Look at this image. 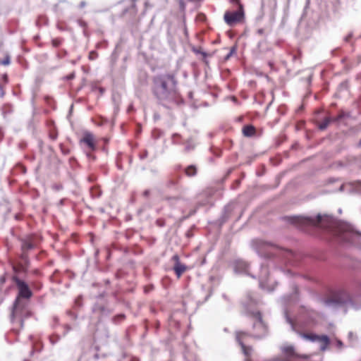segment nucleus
<instances>
[{
  "label": "nucleus",
  "mask_w": 361,
  "mask_h": 361,
  "mask_svg": "<svg viewBox=\"0 0 361 361\" xmlns=\"http://www.w3.org/2000/svg\"><path fill=\"white\" fill-rule=\"evenodd\" d=\"M152 93L158 103L171 109L183 103L177 90V81L173 74H161L153 78Z\"/></svg>",
  "instance_id": "obj_1"
},
{
  "label": "nucleus",
  "mask_w": 361,
  "mask_h": 361,
  "mask_svg": "<svg viewBox=\"0 0 361 361\" xmlns=\"http://www.w3.org/2000/svg\"><path fill=\"white\" fill-rule=\"evenodd\" d=\"M255 301L250 298L249 302L245 303V308L247 315L255 319L253 324V329L256 331L253 335L244 331H237L235 334V340L241 347L242 353L246 357L245 361H250L249 357L251 356L252 348L249 345V340L253 337L255 338L260 339L267 334L268 328L264 324L261 314L259 311L252 309V305Z\"/></svg>",
  "instance_id": "obj_2"
},
{
  "label": "nucleus",
  "mask_w": 361,
  "mask_h": 361,
  "mask_svg": "<svg viewBox=\"0 0 361 361\" xmlns=\"http://www.w3.org/2000/svg\"><path fill=\"white\" fill-rule=\"evenodd\" d=\"M12 280L16 283L18 290V295L13 303L11 316V322L13 323L16 317L24 307V305L21 302V299H30L32 296V292L29 285L25 281L19 279L17 276H13L12 277Z\"/></svg>",
  "instance_id": "obj_3"
},
{
  "label": "nucleus",
  "mask_w": 361,
  "mask_h": 361,
  "mask_svg": "<svg viewBox=\"0 0 361 361\" xmlns=\"http://www.w3.org/2000/svg\"><path fill=\"white\" fill-rule=\"evenodd\" d=\"M183 171H184L188 177L190 178L197 175V169L194 164L189 165L184 169H182L181 166H176L169 177L166 186L171 189H177L179 185L180 180L182 178Z\"/></svg>",
  "instance_id": "obj_4"
},
{
  "label": "nucleus",
  "mask_w": 361,
  "mask_h": 361,
  "mask_svg": "<svg viewBox=\"0 0 361 361\" xmlns=\"http://www.w3.org/2000/svg\"><path fill=\"white\" fill-rule=\"evenodd\" d=\"M251 248L262 259L269 261L271 254V243L261 238H255L250 242Z\"/></svg>",
  "instance_id": "obj_5"
},
{
  "label": "nucleus",
  "mask_w": 361,
  "mask_h": 361,
  "mask_svg": "<svg viewBox=\"0 0 361 361\" xmlns=\"http://www.w3.org/2000/svg\"><path fill=\"white\" fill-rule=\"evenodd\" d=\"M324 219L321 215H318L316 219H310V218H302V217H294L292 219V223L295 224L302 228L305 226H319L324 227L325 228H329L331 226L328 224H324Z\"/></svg>",
  "instance_id": "obj_6"
},
{
  "label": "nucleus",
  "mask_w": 361,
  "mask_h": 361,
  "mask_svg": "<svg viewBox=\"0 0 361 361\" xmlns=\"http://www.w3.org/2000/svg\"><path fill=\"white\" fill-rule=\"evenodd\" d=\"M269 267L268 264L262 263L259 274V286L261 289L269 292L271 286L269 283Z\"/></svg>",
  "instance_id": "obj_7"
},
{
  "label": "nucleus",
  "mask_w": 361,
  "mask_h": 361,
  "mask_svg": "<svg viewBox=\"0 0 361 361\" xmlns=\"http://www.w3.org/2000/svg\"><path fill=\"white\" fill-rule=\"evenodd\" d=\"M244 18V11L242 5L239 6V8L236 11L231 12L226 11L224 13V20L230 26L240 22Z\"/></svg>",
  "instance_id": "obj_8"
},
{
  "label": "nucleus",
  "mask_w": 361,
  "mask_h": 361,
  "mask_svg": "<svg viewBox=\"0 0 361 361\" xmlns=\"http://www.w3.org/2000/svg\"><path fill=\"white\" fill-rule=\"evenodd\" d=\"M233 270L235 274H245L255 278L249 273L250 264L243 259H235L233 262Z\"/></svg>",
  "instance_id": "obj_9"
},
{
  "label": "nucleus",
  "mask_w": 361,
  "mask_h": 361,
  "mask_svg": "<svg viewBox=\"0 0 361 361\" xmlns=\"http://www.w3.org/2000/svg\"><path fill=\"white\" fill-rule=\"evenodd\" d=\"M336 235L345 241H349V236L351 235V227L344 223H339L336 225Z\"/></svg>",
  "instance_id": "obj_10"
},
{
  "label": "nucleus",
  "mask_w": 361,
  "mask_h": 361,
  "mask_svg": "<svg viewBox=\"0 0 361 361\" xmlns=\"http://www.w3.org/2000/svg\"><path fill=\"white\" fill-rule=\"evenodd\" d=\"M302 336L306 339L319 341L322 345V350H325L330 343L329 337L326 335L317 336L315 334H302Z\"/></svg>",
  "instance_id": "obj_11"
},
{
  "label": "nucleus",
  "mask_w": 361,
  "mask_h": 361,
  "mask_svg": "<svg viewBox=\"0 0 361 361\" xmlns=\"http://www.w3.org/2000/svg\"><path fill=\"white\" fill-rule=\"evenodd\" d=\"M39 240L34 236H28L21 240V249L23 252H26L37 246Z\"/></svg>",
  "instance_id": "obj_12"
},
{
  "label": "nucleus",
  "mask_w": 361,
  "mask_h": 361,
  "mask_svg": "<svg viewBox=\"0 0 361 361\" xmlns=\"http://www.w3.org/2000/svg\"><path fill=\"white\" fill-rule=\"evenodd\" d=\"M172 260L174 262L173 269L178 278H180L181 275L185 271L187 267L184 264L180 263V258L178 255H173Z\"/></svg>",
  "instance_id": "obj_13"
},
{
  "label": "nucleus",
  "mask_w": 361,
  "mask_h": 361,
  "mask_svg": "<svg viewBox=\"0 0 361 361\" xmlns=\"http://www.w3.org/2000/svg\"><path fill=\"white\" fill-rule=\"evenodd\" d=\"M20 259L22 261L21 263L19 264L18 266L13 267V270L16 273L25 271L26 269V267L28 266L29 264L27 253L23 252L22 255H20Z\"/></svg>",
  "instance_id": "obj_14"
},
{
  "label": "nucleus",
  "mask_w": 361,
  "mask_h": 361,
  "mask_svg": "<svg viewBox=\"0 0 361 361\" xmlns=\"http://www.w3.org/2000/svg\"><path fill=\"white\" fill-rule=\"evenodd\" d=\"M235 204L234 202H231L226 205L224 209V212L221 219H219L220 224H224L230 216L231 212L235 209Z\"/></svg>",
  "instance_id": "obj_15"
},
{
  "label": "nucleus",
  "mask_w": 361,
  "mask_h": 361,
  "mask_svg": "<svg viewBox=\"0 0 361 361\" xmlns=\"http://www.w3.org/2000/svg\"><path fill=\"white\" fill-rule=\"evenodd\" d=\"M81 142H84L90 150H95L96 147L94 142V137L92 134L90 133H85L83 137L81 139Z\"/></svg>",
  "instance_id": "obj_16"
},
{
  "label": "nucleus",
  "mask_w": 361,
  "mask_h": 361,
  "mask_svg": "<svg viewBox=\"0 0 361 361\" xmlns=\"http://www.w3.org/2000/svg\"><path fill=\"white\" fill-rule=\"evenodd\" d=\"M256 133L255 128L252 125H247L243 128V134L245 137H251Z\"/></svg>",
  "instance_id": "obj_17"
},
{
  "label": "nucleus",
  "mask_w": 361,
  "mask_h": 361,
  "mask_svg": "<svg viewBox=\"0 0 361 361\" xmlns=\"http://www.w3.org/2000/svg\"><path fill=\"white\" fill-rule=\"evenodd\" d=\"M185 152H190L195 149L196 143L192 137H190L185 141Z\"/></svg>",
  "instance_id": "obj_18"
},
{
  "label": "nucleus",
  "mask_w": 361,
  "mask_h": 361,
  "mask_svg": "<svg viewBox=\"0 0 361 361\" xmlns=\"http://www.w3.org/2000/svg\"><path fill=\"white\" fill-rule=\"evenodd\" d=\"M29 339L32 342V350L31 351V354H33L34 352H35V351L39 352L42 348V345L40 343H35V342L33 341L32 336H30Z\"/></svg>",
  "instance_id": "obj_19"
},
{
  "label": "nucleus",
  "mask_w": 361,
  "mask_h": 361,
  "mask_svg": "<svg viewBox=\"0 0 361 361\" xmlns=\"http://www.w3.org/2000/svg\"><path fill=\"white\" fill-rule=\"evenodd\" d=\"M2 111L4 116H6L13 112V107L11 104H7L3 106Z\"/></svg>",
  "instance_id": "obj_20"
},
{
  "label": "nucleus",
  "mask_w": 361,
  "mask_h": 361,
  "mask_svg": "<svg viewBox=\"0 0 361 361\" xmlns=\"http://www.w3.org/2000/svg\"><path fill=\"white\" fill-rule=\"evenodd\" d=\"M284 353L289 355V356H293L297 357L298 355L294 352V348L292 346H288L286 347L283 350Z\"/></svg>",
  "instance_id": "obj_21"
},
{
  "label": "nucleus",
  "mask_w": 361,
  "mask_h": 361,
  "mask_svg": "<svg viewBox=\"0 0 361 361\" xmlns=\"http://www.w3.org/2000/svg\"><path fill=\"white\" fill-rule=\"evenodd\" d=\"M258 48L261 52L266 51L269 49L267 42L265 41H260L258 42Z\"/></svg>",
  "instance_id": "obj_22"
},
{
  "label": "nucleus",
  "mask_w": 361,
  "mask_h": 361,
  "mask_svg": "<svg viewBox=\"0 0 361 361\" xmlns=\"http://www.w3.org/2000/svg\"><path fill=\"white\" fill-rule=\"evenodd\" d=\"M180 135L178 133H174L172 135V143L174 145H180L181 142H180L179 139L180 138Z\"/></svg>",
  "instance_id": "obj_23"
},
{
  "label": "nucleus",
  "mask_w": 361,
  "mask_h": 361,
  "mask_svg": "<svg viewBox=\"0 0 361 361\" xmlns=\"http://www.w3.org/2000/svg\"><path fill=\"white\" fill-rule=\"evenodd\" d=\"M162 135V131L159 129H154L152 132V137L154 140L159 139Z\"/></svg>",
  "instance_id": "obj_24"
},
{
  "label": "nucleus",
  "mask_w": 361,
  "mask_h": 361,
  "mask_svg": "<svg viewBox=\"0 0 361 361\" xmlns=\"http://www.w3.org/2000/svg\"><path fill=\"white\" fill-rule=\"evenodd\" d=\"M125 319V314H120L116 316H114L112 318V321L114 324H118L121 321H123Z\"/></svg>",
  "instance_id": "obj_25"
},
{
  "label": "nucleus",
  "mask_w": 361,
  "mask_h": 361,
  "mask_svg": "<svg viewBox=\"0 0 361 361\" xmlns=\"http://www.w3.org/2000/svg\"><path fill=\"white\" fill-rule=\"evenodd\" d=\"M332 121L330 118H326L320 125L319 128L321 130H324L329 124V123Z\"/></svg>",
  "instance_id": "obj_26"
},
{
  "label": "nucleus",
  "mask_w": 361,
  "mask_h": 361,
  "mask_svg": "<svg viewBox=\"0 0 361 361\" xmlns=\"http://www.w3.org/2000/svg\"><path fill=\"white\" fill-rule=\"evenodd\" d=\"M344 116H345V114L343 112H340L336 116H335L334 118H331V119L332 121L337 122V121H339L340 120H341L344 117Z\"/></svg>",
  "instance_id": "obj_27"
},
{
  "label": "nucleus",
  "mask_w": 361,
  "mask_h": 361,
  "mask_svg": "<svg viewBox=\"0 0 361 361\" xmlns=\"http://www.w3.org/2000/svg\"><path fill=\"white\" fill-rule=\"evenodd\" d=\"M91 192L93 197H99L101 195V192L97 189H92Z\"/></svg>",
  "instance_id": "obj_28"
},
{
  "label": "nucleus",
  "mask_w": 361,
  "mask_h": 361,
  "mask_svg": "<svg viewBox=\"0 0 361 361\" xmlns=\"http://www.w3.org/2000/svg\"><path fill=\"white\" fill-rule=\"evenodd\" d=\"M97 58V53L94 51H92L90 52V54H89V59L90 60H94Z\"/></svg>",
  "instance_id": "obj_29"
},
{
  "label": "nucleus",
  "mask_w": 361,
  "mask_h": 361,
  "mask_svg": "<svg viewBox=\"0 0 361 361\" xmlns=\"http://www.w3.org/2000/svg\"><path fill=\"white\" fill-rule=\"evenodd\" d=\"M74 78H75V73L73 72V73L67 75L66 76H65L64 79L66 80H73Z\"/></svg>",
  "instance_id": "obj_30"
},
{
  "label": "nucleus",
  "mask_w": 361,
  "mask_h": 361,
  "mask_svg": "<svg viewBox=\"0 0 361 361\" xmlns=\"http://www.w3.org/2000/svg\"><path fill=\"white\" fill-rule=\"evenodd\" d=\"M75 305L80 307L82 305V297L79 296L75 299Z\"/></svg>",
  "instance_id": "obj_31"
},
{
  "label": "nucleus",
  "mask_w": 361,
  "mask_h": 361,
  "mask_svg": "<svg viewBox=\"0 0 361 361\" xmlns=\"http://www.w3.org/2000/svg\"><path fill=\"white\" fill-rule=\"evenodd\" d=\"M148 155V152L145 149L140 154V159H145V158H147Z\"/></svg>",
  "instance_id": "obj_32"
},
{
  "label": "nucleus",
  "mask_w": 361,
  "mask_h": 361,
  "mask_svg": "<svg viewBox=\"0 0 361 361\" xmlns=\"http://www.w3.org/2000/svg\"><path fill=\"white\" fill-rule=\"evenodd\" d=\"M32 286L34 288L39 290L42 288V284L38 282H35L32 283Z\"/></svg>",
  "instance_id": "obj_33"
},
{
  "label": "nucleus",
  "mask_w": 361,
  "mask_h": 361,
  "mask_svg": "<svg viewBox=\"0 0 361 361\" xmlns=\"http://www.w3.org/2000/svg\"><path fill=\"white\" fill-rule=\"evenodd\" d=\"M60 44H61L60 40H59V39H54L52 40V44H53V46H54V47H59V46L60 45Z\"/></svg>",
  "instance_id": "obj_34"
},
{
  "label": "nucleus",
  "mask_w": 361,
  "mask_h": 361,
  "mask_svg": "<svg viewBox=\"0 0 361 361\" xmlns=\"http://www.w3.org/2000/svg\"><path fill=\"white\" fill-rule=\"evenodd\" d=\"M230 1L233 5H237L238 6V8H239V6L241 5L240 4V0H230Z\"/></svg>",
  "instance_id": "obj_35"
},
{
  "label": "nucleus",
  "mask_w": 361,
  "mask_h": 361,
  "mask_svg": "<svg viewBox=\"0 0 361 361\" xmlns=\"http://www.w3.org/2000/svg\"><path fill=\"white\" fill-rule=\"evenodd\" d=\"M10 63V59L8 57L4 59L2 61V64L4 65H8Z\"/></svg>",
  "instance_id": "obj_36"
},
{
  "label": "nucleus",
  "mask_w": 361,
  "mask_h": 361,
  "mask_svg": "<svg viewBox=\"0 0 361 361\" xmlns=\"http://www.w3.org/2000/svg\"><path fill=\"white\" fill-rule=\"evenodd\" d=\"M71 330V326L69 325H66L65 326V333H64V335H66L68 332H69Z\"/></svg>",
  "instance_id": "obj_37"
},
{
  "label": "nucleus",
  "mask_w": 361,
  "mask_h": 361,
  "mask_svg": "<svg viewBox=\"0 0 361 361\" xmlns=\"http://www.w3.org/2000/svg\"><path fill=\"white\" fill-rule=\"evenodd\" d=\"M59 340V337L56 336V339H54L52 337L50 338V341L52 344H55Z\"/></svg>",
  "instance_id": "obj_38"
},
{
  "label": "nucleus",
  "mask_w": 361,
  "mask_h": 361,
  "mask_svg": "<svg viewBox=\"0 0 361 361\" xmlns=\"http://www.w3.org/2000/svg\"><path fill=\"white\" fill-rule=\"evenodd\" d=\"M233 51H234V49H232L230 51V52L226 55V56L225 57V59H226V60H227V59H228L231 57V56L233 54Z\"/></svg>",
  "instance_id": "obj_39"
},
{
  "label": "nucleus",
  "mask_w": 361,
  "mask_h": 361,
  "mask_svg": "<svg viewBox=\"0 0 361 361\" xmlns=\"http://www.w3.org/2000/svg\"><path fill=\"white\" fill-rule=\"evenodd\" d=\"M78 24L81 26V27H85L86 26V23L82 20H78Z\"/></svg>",
  "instance_id": "obj_40"
},
{
  "label": "nucleus",
  "mask_w": 361,
  "mask_h": 361,
  "mask_svg": "<svg viewBox=\"0 0 361 361\" xmlns=\"http://www.w3.org/2000/svg\"><path fill=\"white\" fill-rule=\"evenodd\" d=\"M257 34L259 35H262L264 33V30L263 28H259L257 31Z\"/></svg>",
  "instance_id": "obj_41"
},
{
  "label": "nucleus",
  "mask_w": 361,
  "mask_h": 361,
  "mask_svg": "<svg viewBox=\"0 0 361 361\" xmlns=\"http://www.w3.org/2000/svg\"><path fill=\"white\" fill-rule=\"evenodd\" d=\"M50 137H51L52 140H56V137H57V134H56V133H51V134H50Z\"/></svg>",
  "instance_id": "obj_42"
},
{
  "label": "nucleus",
  "mask_w": 361,
  "mask_h": 361,
  "mask_svg": "<svg viewBox=\"0 0 361 361\" xmlns=\"http://www.w3.org/2000/svg\"><path fill=\"white\" fill-rule=\"evenodd\" d=\"M149 193H150V191L149 190H145L143 192V195L147 197L149 196Z\"/></svg>",
  "instance_id": "obj_43"
},
{
  "label": "nucleus",
  "mask_w": 361,
  "mask_h": 361,
  "mask_svg": "<svg viewBox=\"0 0 361 361\" xmlns=\"http://www.w3.org/2000/svg\"><path fill=\"white\" fill-rule=\"evenodd\" d=\"M61 151H62V152H63V154H68V150L64 149L63 148L62 145H61Z\"/></svg>",
  "instance_id": "obj_44"
},
{
  "label": "nucleus",
  "mask_w": 361,
  "mask_h": 361,
  "mask_svg": "<svg viewBox=\"0 0 361 361\" xmlns=\"http://www.w3.org/2000/svg\"><path fill=\"white\" fill-rule=\"evenodd\" d=\"M4 94V92L3 88L0 85V97H3Z\"/></svg>",
  "instance_id": "obj_45"
},
{
  "label": "nucleus",
  "mask_w": 361,
  "mask_h": 361,
  "mask_svg": "<svg viewBox=\"0 0 361 361\" xmlns=\"http://www.w3.org/2000/svg\"><path fill=\"white\" fill-rule=\"evenodd\" d=\"M87 156L88 157L89 159H94V157L93 155L91 154V153H89V152H87Z\"/></svg>",
  "instance_id": "obj_46"
},
{
  "label": "nucleus",
  "mask_w": 361,
  "mask_h": 361,
  "mask_svg": "<svg viewBox=\"0 0 361 361\" xmlns=\"http://www.w3.org/2000/svg\"><path fill=\"white\" fill-rule=\"evenodd\" d=\"M85 6V1H81L80 4V8H83Z\"/></svg>",
  "instance_id": "obj_47"
},
{
  "label": "nucleus",
  "mask_w": 361,
  "mask_h": 361,
  "mask_svg": "<svg viewBox=\"0 0 361 361\" xmlns=\"http://www.w3.org/2000/svg\"><path fill=\"white\" fill-rule=\"evenodd\" d=\"M240 184V180H235V188H237L239 185Z\"/></svg>",
  "instance_id": "obj_48"
},
{
  "label": "nucleus",
  "mask_w": 361,
  "mask_h": 361,
  "mask_svg": "<svg viewBox=\"0 0 361 361\" xmlns=\"http://www.w3.org/2000/svg\"><path fill=\"white\" fill-rule=\"evenodd\" d=\"M20 168L21 169V171H22L23 173H25L26 169H25V168L24 166H20Z\"/></svg>",
  "instance_id": "obj_49"
},
{
  "label": "nucleus",
  "mask_w": 361,
  "mask_h": 361,
  "mask_svg": "<svg viewBox=\"0 0 361 361\" xmlns=\"http://www.w3.org/2000/svg\"><path fill=\"white\" fill-rule=\"evenodd\" d=\"M5 281H6V279H5V278H4V277H2V278L1 279V280H0V282H1V283H5Z\"/></svg>",
  "instance_id": "obj_50"
},
{
  "label": "nucleus",
  "mask_w": 361,
  "mask_h": 361,
  "mask_svg": "<svg viewBox=\"0 0 361 361\" xmlns=\"http://www.w3.org/2000/svg\"><path fill=\"white\" fill-rule=\"evenodd\" d=\"M20 326L23 327V319L20 320Z\"/></svg>",
  "instance_id": "obj_51"
},
{
  "label": "nucleus",
  "mask_w": 361,
  "mask_h": 361,
  "mask_svg": "<svg viewBox=\"0 0 361 361\" xmlns=\"http://www.w3.org/2000/svg\"><path fill=\"white\" fill-rule=\"evenodd\" d=\"M73 161H74V162L75 161V158H71V159H70V162H71V163H72V162H73Z\"/></svg>",
  "instance_id": "obj_52"
},
{
  "label": "nucleus",
  "mask_w": 361,
  "mask_h": 361,
  "mask_svg": "<svg viewBox=\"0 0 361 361\" xmlns=\"http://www.w3.org/2000/svg\"><path fill=\"white\" fill-rule=\"evenodd\" d=\"M269 106H271V102H269V104H267V107L268 108Z\"/></svg>",
  "instance_id": "obj_53"
},
{
  "label": "nucleus",
  "mask_w": 361,
  "mask_h": 361,
  "mask_svg": "<svg viewBox=\"0 0 361 361\" xmlns=\"http://www.w3.org/2000/svg\"><path fill=\"white\" fill-rule=\"evenodd\" d=\"M71 315H72L74 318H76V315H75V314H72V313H71Z\"/></svg>",
  "instance_id": "obj_54"
},
{
  "label": "nucleus",
  "mask_w": 361,
  "mask_h": 361,
  "mask_svg": "<svg viewBox=\"0 0 361 361\" xmlns=\"http://www.w3.org/2000/svg\"><path fill=\"white\" fill-rule=\"evenodd\" d=\"M4 80H7L6 75H5V77L4 78Z\"/></svg>",
  "instance_id": "obj_55"
},
{
  "label": "nucleus",
  "mask_w": 361,
  "mask_h": 361,
  "mask_svg": "<svg viewBox=\"0 0 361 361\" xmlns=\"http://www.w3.org/2000/svg\"><path fill=\"white\" fill-rule=\"evenodd\" d=\"M101 311H102V312L104 311V307H102Z\"/></svg>",
  "instance_id": "obj_56"
},
{
  "label": "nucleus",
  "mask_w": 361,
  "mask_h": 361,
  "mask_svg": "<svg viewBox=\"0 0 361 361\" xmlns=\"http://www.w3.org/2000/svg\"><path fill=\"white\" fill-rule=\"evenodd\" d=\"M216 156H219V154H217L216 152H214Z\"/></svg>",
  "instance_id": "obj_57"
},
{
  "label": "nucleus",
  "mask_w": 361,
  "mask_h": 361,
  "mask_svg": "<svg viewBox=\"0 0 361 361\" xmlns=\"http://www.w3.org/2000/svg\"><path fill=\"white\" fill-rule=\"evenodd\" d=\"M200 205H204V204H205L206 203H200Z\"/></svg>",
  "instance_id": "obj_58"
},
{
  "label": "nucleus",
  "mask_w": 361,
  "mask_h": 361,
  "mask_svg": "<svg viewBox=\"0 0 361 361\" xmlns=\"http://www.w3.org/2000/svg\"><path fill=\"white\" fill-rule=\"evenodd\" d=\"M223 297H224L225 299H226V295H223Z\"/></svg>",
  "instance_id": "obj_59"
}]
</instances>
